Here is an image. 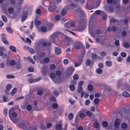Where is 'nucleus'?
Segmentation results:
<instances>
[{"instance_id":"nucleus-28","label":"nucleus","mask_w":130,"mask_h":130,"mask_svg":"<svg viewBox=\"0 0 130 130\" xmlns=\"http://www.w3.org/2000/svg\"><path fill=\"white\" fill-rule=\"evenodd\" d=\"M40 128L43 130H45L46 129L45 126V125L43 124L42 122L40 123Z\"/></svg>"},{"instance_id":"nucleus-1","label":"nucleus","mask_w":130,"mask_h":130,"mask_svg":"<svg viewBox=\"0 0 130 130\" xmlns=\"http://www.w3.org/2000/svg\"><path fill=\"white\" fill-rule=\"evenodd\" d=\"M78 7L77 5L73 3H72L70 5L67 6L65 7V9L67 10H72L74 11L75 13H79L81 15L83 14V11L80 8L78 9L77 11H75V10Z\"/></svg>"},{"instance_id":"nucleus-44","label":"nucleus","mask_w":130,"mask_h":130,"mask_svg":"<svg viewBox=\"0 0 130 130\" xmlns=\"http://www.w3.org/2000/svg\"><path fill=\"white\" fill-rule=\"evenodd\" d=\"M2 18L3 20L5 22H7V18L4 15H2Z\"/></svg>"},{"instance_id":"nucleus-33","label":"nucleus","mask_w":130,"mask_h":130,"mask_svg":"<svg viewBox=\"0 0 130 130\" xmlns=\"http://www.w3.org/2000/svg\"><path fill=\"white\" fill-rule=\"evenodd\" d=\"M91 60L88 59L86 61V64L87 66H89L91 65Z\"/></svg>"},{"instance_id":"nucleus-58","label":"nucleus","mask_w":130,"mask_h":130,"mask_svg":"<svg viewBox=\"0 0 130 130\" xmlns=\"http://www.w3.org/2000/svg\"><path fill=\"white\" fill-rule=\"evenodd\" d=\"M4 113L5 116H7L8 114L7 109L6 108H4Z\"/></svg>"},{"instance_id":"nucleus-31","label":"nucleus","mask_w":130,"mask_h":130,"mask_svg":"<svg viewBox=\"0 0 130 130\" xmlns=\"http://www.w3.org/2000/svg\"><path fill=\"white\" fill-rule=\"evenodd\" d=\"M92 57L93 59H95L99 58V56H97L95 54L93 53L92 54Z\"/></svg>"},{"instance_id":"nucleus-12","label":"nucleus","mask_w":130,"mask_h":130,"mask_svg":"<svg viewBox=\"0 0 130 130\" xmlns=\"http://www.w3.org/2000/svg\"><path fill=\"white\" fill-rule=\"evenodd\" d=\"M69 25L70 27L71 28H73L75 26V22H70L68 23H67L65 24V26L66 27L67 26Z\"/></svg>"},{"instance_id":"nucleus-24","label":"nucleus","mask_w":130,"mask_h":130,"mask_svg":"<svg viewBox=\"0 0 130 130\" xmlns=\"http://www.w3.org/2000/svg\"><path fill=\"white\" fill-rule=\"evenodd\" d=\"M123 96L125 97H128L130 96V94L127 92L125 91L123 93Z\"/></svg>"},{"instance_id":"nucleus-7","label":"nucleus","mask_w":130,"mask_h":130,"mask_svg":"<svg viewBox=\"0 0 130 130\" xmlns=\"http://www.w3.org/2000/svg\"><path fill=\"white\" fill-rule=\"evenodd\" d=\"M2 41L7 45L9 44V42L7 40V36L4 34H3L2 35Z\"/></svg>"},{"instance_id":"nucleus-27","label":"nucleus","mask_w":130,"mask_h":130,"mask_svg":"<svg viewBox=\"0 0 130 130\" xmlns=\"http://www.w3.org/2000/svg\"><path fill=\"white\" fill-rule=\"evenodd\" d=\"M103 11H101L100 10H97L95 11L93 14L92 15L91 17L92 18L93 17V15L95 14H96L97 15H100L101 12H103Z\"/></svg>"},{"instance_id":"nucleus-61","label":"nucleus","mask_w":130,"mask_h":130,"mask_svg":"<svg viewBox=\"0 0 130 130\" xmlns=\"http://www.w3.org/2000/svg\"><path fill=\"white\" fill-rule=\"evenodd\" d=\"M94 101L95 104H98L99 103L100 101L99 99L98 98L95 99L94 100Z\"/></svg>"},{"instance_id":"nucleus-10","label":"nucleus","mask_w":130,"mask_h":130,"mask_svg":"<svg viewBox=\"0 0 130 130\" xmlns=\"http://www.w3.org/2000/svg\"><path fill=\"white\" fill-rule=\"evenodd\" d=\"M77 116L79 117L82 119L85 116L84 113V111L83 110H81L78 113Z\"/></svg>"},{"instance_id":"nucleus-20","label":"nucleus","mask_w":130,"mask_h":130,"mask_svg":"<svg viewBox=\"0 0 130 130\" xmlns=\"http://www.w3.org/2000/svg\"><path fill=\"white\" fill-rule=\"evenodd\" d=\"M80 61L78 63H76L75 64L74 66L75 67H78L80 66L82 64V62L83 61V59H80Z\"/></svg>"},{"instance_id":"nucleus-43","label":"nucleus","mask_w":130,"mask_h":130,"mask_svg":"<svg viewBox=\"0 0 130 130\" xmlns=\"http://www.w3.org/2000/svg\"><path fill=\"white\" fill-rule=\"evenodd\" d=\"M100 55L102 57H103L106 56L107 53L106 52L103 51L100 53Z\"/></svg>"},{"instance_id":"nucleus-53","label":"nucleus","mask_w":130,"mask_h":130,"mask_svg":"<svg viewBox=\"0 0 130 130\" xmlns=\"http://www.w3.org/2000/svg\"><path fill=\"white\" fill-rule=\"evenodd\" d=\"M31 106L30 105H27L26 107V109L28 111H30L31 109Z\"/></svg>"},{"instance_id":"nucleus-55","label":"nucleus","mask_w":130,"mask_h":130,"mask_svg":"<svg viewBox=\"0 0 130 130\" xmlns=\"http://www.w3.org/2000/svg\"><path fill=\"white\" fill-rule=\"evenodd\" d=\"M86 114L89 117H91L92 115V113L90 111H88L86 112Z\"/></svg>"},{"instance_id":"nucleus-57","label":"nucleus","mask_w":130,"mask_h":130,"mask_svg":"<svg viewBox=\"0 0 130 130\" xmlns=\"http://www.w3.org/2000/svg\"><path fill=\"white\" fill-rule=\"evenodd\" d=\"M53 93L56 96H57L59 94V92L56 90H54L53 91Z\"/></svg>"},{"instance_id":"nucleus-62","label":"nucleus","mask_w":130,"mask_h":130,"mask_svg":"<svg viewBox=\"0 0 130 130\" xmlns=\"http://www.w3.org/2000/svg\"><path fill=\"white\" fill-rule=\"evenodd\" d=\"M28 60L30 61L33 64H35V62L34 61L33 59H32L30 57H28Z\"/></svg>"},{"instance_id":"nucleus-14","label":"nucleus","mask_w":130,"mask_h":130,"mask_svg":"<svg viewBox=\"0 0 130 130\" xmlns=\"http://www.w3.org/2000/svg\"><path fill=\"white\" fill-rule=\"evenodd\" d=\"M94 127L96 128H97V130H100V126L99 124L97 122H95L93 124Z\"/></svg>"},{"instance_id":"nucleus-52","label":"nucleus","mask_w":130,"mask_h":130,"mask_svg":"<svg viewBox=\"0 0 130 130\" xmlns=\"http://www.w3.org/2000/svg\"><path fill=\"white\" fill-rule=\"evenodd\" d=\"M108 123L107 121H104L102 123V125L104 127H106L108 125Z\"/></svg>"},{"instance_id":"nucleus-48","label":"nucleus","mask_w":130,"mask_h":130,"mask_svg":"<svg viewBox=\"0 0 130 130\" xmlns=\"http://www.w3.org/2000/svg\"><path fill=\"white\" fill-rule=\"evenodd\" d=\"M83 88L82 86H79L77 88V91L79 93H80L82 91Z\"/></svg>"},{"instance_id":"nucleus-41","label":"nucleus","mask_w":130,"mask_h":130,"mask_svg":"<svg viewBox=\"0 0 130 130\" xmlns=\"http://www.w3.org/2000/svg\"><path fill=\"white\" fill-rule=\"evenodd\" d=\"M43 60L44 63H47L49 62L50 58L48 57H46Z\"/></svg>"},{"instance_id":"nucleus-30","label":"nucleus","mask_w":130,"mask_h":130,"mask_svg":"<svg viewBox=\"0 0 130 130\" xmlns=\"http://www.w3.org/2000/svg\"><path fill=\"white\" fill-rule=\"evenodd\" d=\"M28 50L29 52L31 54H34L35 52L34 49L31 48H28Z\"/></svg>"},{"instance_id":"nucleus-22","label":"nucleus","mask_w":130,"mask_h":130,"mask_svg":"<svg viewBox=\"0 0 130 130\" xmlns=\"http://www.w3.org/2000/svg\"><path fill=\"white\" fill-rule=\"evenodd\" d=\"M50 76L52 80L55 82V73H51L50 75Z\"/></svg>"},{"instance_id":"nucleus-38","label":"nucleus","mask_w":130,"mask_h":130,"mask_svg":"<svg viewBox=\"0 0 130 130\" xmlns=\"http://www.w3.org/2000/svg\"><path fill=\"white\" fill-rule=\"evenodd\" d=\"M121 35L122 37H125L127 35V32L125 30H123L121 32Z\"/></svg>"},{"instance_id":"nucleus-64","label":"nucleus","mask_w":130,"mask_h":130,"mask_svg":"<svg viewBox=\"0 0 130 130\" xmlns=\"http://www.w3.org/2000/svg\"><path fill=\"white\" fill-rule=\"evenodd\" d=\"M6 30L10 34H12L13 33V31L12 30L9 28L7 27L6 28Z\"/></svg>"},{"instance_id":"nucleus-47","label":"nucleus","mask_w":130,"mask_h":130,"mask_svg":"<svg viewBox=\"0 0 130 130\" xmlns=\"http://www.w3.org/2000/svg\"><path fill=\"white\" fill-rule=\"evenodd\" d=\"M15 61L14 60H10V64L11 66H13L15 64Z\"/></svg>"},{"instance_id":"nucleus-5","label":"nucleus","mask_w":130,"mask_h":130,"mask_svg":"<svg viewBox=\"0 0 130 130\" xmlns=\"http://www.w3.org/2000/svg\"><path fill=\"white\" fill-rule=\"evenodd\" d=\"M121 123L122 121L120 119H116L114 123V127L116 128H118Z\"/></svg>"},{"instance_id":"nucleus-16","label":"nucleus","mask_w":130,"mask_h":130,"mask_svg":"<svg viewBox=\"0 0 130 130\" xmlns=\"http://www.w3.org/2000/svg\"><path fill=\"white\" fill-rule=\"evenodd\" d=\"M107 30L108 31H110L111 30L115 32L117 30V28L115 26H113L112 27H109L107 29Z\"/></svg>"},{"instance_id":"nucleus-19","label":"nucleus","mask_w":130,"mask_h":130,"mask_svg":"<svg viewBox=\"0 0 130 130\" xmlns=\"http://www.w3.org/2000/svg\"><path fill=\"white\" fill-rule=\"evenodd\" d=\"M55 53L58 55L60 54L61 53V49L60 48L58 47L55 48Z\"/></svg>"},{"instance_id":"nucleus-34","label":"nucleus","mask_w":130,"mask_h":130,"mask_svg":"<svg viewBox=\"0 0 130 130\" xmlns=\"http://www.w3.org/2000/svg\"><path fill=\"white\" fill-rule=\"evenodd\" d=\"M17 90V89L16 88H13L11 92V95H14V94L16 92Z\"/></svg>"},{"instance_id":"nucleus-3","label":"nucleus","mask_w":130,"mask_h":130,"mask_svg":"<svg viewBox=\"0 0 130 130\" xmlns=\"http://www.w3.org/2000/svg\"><path fill=\"white\" fill-rule=\"evenodd\" d=\"M50 38L54 44H56L57 43L56 40L59 39L58 34L56 32L50 36Z\"/></svg>"},{"instance_id":"nucleus-50","label":"nucleus","mask_w":130,"mask_h":130,"mask_svg":"<svg viewBox=\"0 0 130 130\" xmlns=\"http://www.w3.org/2000/svg\"><path fill=\"white\" fill-rule=\"evenodd\" d=\"M113 8L112 6H109V10L110 12H113Z\"/></svg>"},{"instance_id":"nucleus-51","label":"nucleus","mask_w":130,"mask_h":130,"mask_svg":"<svg viewBox=\"0 0 130 130\" xmlns=\"http://www.w3.org/2000/svg\"><path fill=\"white\" fill-rule=\"evenodd\" d=\"M107 2L108 4H112L115 3L116 1L115 0H107Z\"/></svg>"},{"instance_id":"nucleus-35","label":"nucleus","mask_w":130,"mask_h":130,"mask_svg":"<svg viewBox=\"0 0 130 130\" xmlns=\"http://www.w3.org/2000/svg\"><path fill=\"white\" fill-rule=\"evenodd\" d=\"M12 85L11 84H8L6 85V89L7 90H10L12 88Z\"/></svg>"},{"instance_id":"nucleus-36","label":"nucleus","mask_w":130,"mask_h":130,"mask_svg":"<svg viewBox=\"0 0 130 130\" xmlns=\"http://www.w3.org/2000/svg\"><path fill=\"white\" fill-rule=\"evenodd\" d=\"M69 118L70 120H72L74 117V115L73 113H69L68 115Z\"/></svg>"},{"instance_id":"nucleus-21","label":"nucleus","mask_w":130,"mask_h":130,"mask_svg":"<svg viewBox=\"0 0 130 130\" xmlns=\"http://www.w3.org/2000/svg\"><path fill=\"white\" fill-rule=\"evenodd\" d=\"M101 2V1L99 0L96 2V3H94L93 4V5L95 7L97 8L100 6Z\"/></svg>"},{"instance_id":"nucleus-4","label":"nucleus","mask_w":130,"mask_h":130,"mask_svg":"<svg viewBox=\"0 0 130 130\" xmlns=\"http://www.w3.org/2000/svg\"><path fill=\"white\" fill-rule=\"evenodd\" d=\"M75 69L73 67H71L67 69L66 76L67 77L70 76L73 72Z\"/></svg>"},{"instance_id":"nucleus-8","label":"nucleus","mask_w":130,"mask_h":130,"mask_svg":"<svg viewBox=\"0 0 130 130\" xmlns=\"http://www.w3.org/2000/svg\"><path fill=\"white\" fill-rule=\"evenodd\" d=\"M92 26H91V22L90 19L89 22V29L90 32V35L93 37H95L94 34L93 32Z\"/></svg>"},{"instance_id":"nucleus-25","label":"nucleus","mask_w":130,"mask_h":130,"mask_svg":"<svg viewBox=\"0 0 130 130\" xmlns=\"http://www.w3.org/2000/svg\"><path fill=\"white\" fill-rule=\"evenodd\" d=\"M9 49L12 52L16 53L17 52L16 51V48L13 46H10L9 47Z\"/></svg>"},{"instance_id":"nucleus-42","label":"nucleus","mask_w":130,"mask_h":130,"mask_svg":"<svg viewBox=\"0 0 130 130\" xmlns=\"http://www.w3.org/2000/svg\"><path fill=\"white\" fill-rule=\"evenodd\" d=\"M96 72L97 73L99 74H101L102 73L103 71L102 69L98 68L96 69Z\"/></svg>"},{"instance_id":"nucleus-26","label":"nucleus","mask_w":130,"mask_h":130,"mask_svg":"<svg viewBox=\"0 0 130 130\" xmlns=\"http://www.w3.org/2000/svg\"><path fill=\"white\" fill-rule=\"evenodd\" d=\"M106 64L107 66L110 67L112 66V62L110 61H108L106 62Z\"/></svg>"},{"instance_id":"nucleus-23","label":"nucleus","mask_w":130,"mask_h":130,"mask_svg":"<svg viewBox=\"0 0 130 130\" xmlns=\"http://www.w3.org/2000/svg\"><path fill=\"white\" fill-rule=\"evenodd\" d=\"M56 129L57 130H61L62 129V127L61 124H57L56 127Z\"/></svg>"},{"instance_id":"nucleus-29","label":"nucleus","mask_w":130,"mask_h":130,"mask_svg":"<svg viewBox=\"0 0 130 130\" xmlns=\"http://www.w3.org/2000/svg\"><path fill=\"white\" fill-rule=\"evenodd\" d=\"M69 88L70 90L72 91H74L75 89L74 86L73 84H71L69 86Z\"/></svg>"},{"instance_id":"nucleus-32","label":"nucleus","mask_w":130,"mask_h":130,"mask_svg":"<svg viewBox=\"0 0 130 130\" xmlns=\"http://www.w3.org/2000/svg\"><path fill=\"white\" fill-rule=\"evenodd\" d=\"M14 9L12 7L9 8L8 10V12L10 14H12L13 13Z\"/></svg>"},{"instance_id":"nucleus-49","label":"nucleus","mask_w":130,"mask_h":130,"mask_svg":"<svg viewBox=\"0 0 130 130\" xmlns=\"http://www.w3.org/2000/svg\"><path fill=\"white\" fill-rule=\"evenodd\" d=\"M66 9H64L62 10L61 13V15L64 16L65 15L67 12V11Z\"/></svg>"},{"instance_id":"nucleus-2","label":"nucleus","mask_w":130,"mask_h":130,"mask_svg":"<svg viewBox=\"0 0 130 130\" xmlns=\"http://www.w3.org/2000/svg\"><path fill=\"white\" fill-rule=\"evenodd\" d=\"M18 126L19 127L25 130H36L37 128L36 126H33L27 124V122H24L22 123L19 124Z\"/></svg>"},{"instance_id":"nucleus-45","label":"nucleus","mask_w":130,"mask_h":130,"mask_svg":"<svg viewBox=\"0 0 130 130\" xmlns=\"http://www.w3.org/2000/svg\"><path fill=\"white\" fill-rule=\"evenodd\" d=\"M79 78V76L77 74H76L73 76V79L76 80H77Z\"/></svg>"},{"instance_id":"nucleus-40","label":"nucleus","mask_w":130,"mask_h":130,"mask_svg":"<svg viewBox=\"0 0 130 130\" xmlns=\"http://www.w3.org/2000/svg\"><path fill=\"white\" fill-rule=\"evenodd\" d=\"M93 86L92 85H89L88 86V89L89 91H92L93 90Z\"/></svg>"},{"instance_id":"nucleus-15","label":"nucleus","mask_w":130,"mask_h":130,"mask_svg":"<svg viewBox=\"0 0 130 130\" xmlns=\"http://www.w3.org/2000/svg\"><path fill=\"white\" fill-rule=\"evenodd\" d=\"M84 28L83 26H79L77 27L75 30L78 32H82L84 30Z\"/></svg>"},{"instance_id":"nucleus-46","label":"nucleus","mask_w":130,"mask_h":130,"mask_svg":"<svg viewBox=\"0 0 130 130\" xmlns=\"http://www.w3.org/2000/svg\"><path fill=\"white\" fill-rule=\"evenodd\" d=\"M121 127L122 128L126 129L127 127V125L126 123H123L122 124Z\"/></svg>"},{"instance_id":"nucleus-56","label":"nucleus","mask_w":130,"mask_h":130,"mask_svg":"<svg viewBox=\"0 0 130 130\" xmlns=\"http://www.w3.org/2000/svg\"><path fill=\"white\" fill-rule=\"evenodd\" d=\"M124 46L126 48H128L129 47V44L128 43H124L123 44Z\"/></svg>"},{"instance_id":"nucleus-54","label":"nucleus","mask_w":130,"mask_h":130,"mask_svg":"<svg viewBox=\"0 0 130 130\" xmlns=\"http://www.w3.org/2000/svg\"><path fill=\"white\" fill-rule=\"evenodd\" d=\"M7 78H15V76L13 75H7L6 76Z\"/></svg>"},{"instance_id":"nucleus-59","label":"nucleus","mask_w":130,"mask_h":130,"mask_svg":"<svg viewBox=\"0 0 130 130\" xmlns=\"http://www.w3.org/2000/svg\"><path fill=\"white\" fill-rule=\"evenodd\" d=\"M28 70L29 72H32L34 71V68L32 67H29L28 68Z\"/></svg>"},{"instance_id":"nucleus-63","label":"nucleus","mask_w":130,"mask_h":130,"mask_svg":"<svg viewBox=\"0 0 130 130\" xmlns=\"http://www.w3.org/2000/svg\"><path fill=\"white\" fill-rule=\"evenodd\" d=\"M52 107L54 108H57L58 107V105L56 103H54L52 105Z\"/></svg>"},{"instance_id":"nucleus-17","label":"nucleus","mask_w":130,"mask_h":130,"mask_svg":"<svg viewBox=\"0 0 130 130\" xmlns=\"http://www.w3.org/2000/svg\"><path fill=\"white\" fill-rule=\"evenodd\" d=\"M83 46V44L80 42H78L75 46V47L76 49H78L80 48Z\"/></svg>"},{"instance_id":"nucleus-39","label":"nucleus","mask_w":130,"mask_h":130,"mask_svg":"<svg viewBox=\"0 0 130 130\" xmlns=\"http://www.w3.org/2000/svg\"><path fill=\"white\" fill-rule=\"evenodd\" d=\"M41 29L42 31L45 32L47 30V28L45 26H43L41 27Z\"/></svg>"},{"instance_id":"nucleus-60","label":"nucleus","mask_w":130,"mask_h":130,"mask_svg":"<svg viewBox=\"0 0 130 130\" xmlns=\"http://www.w3.org/2000/svg\"><path fill=\"white\" fill-rule=\"evenodd\" d=\"M27 17L26 15L23 16L21 19V21L23 22L26 19Z\"/></svg>"},{"instance_id":"nucleus-6","label":"nucleus","mask_w":130,"mask_h":130,"mask_svg":"<svg viewBox=\"0 0 130 130\" xmlns=\"http://www.w3.org/2000/svg\"><path fill=\"white\" fill-rule=\"evenodd\" d=\"M10 118L12 122L15 124H17V126L19 127V126H18L19 124L22 123L23 122H24V121H23L22 120L21 121L20 120V121H19L11 117H10Z\"/></svg>"},{"instance_id":"nucleus-13","label":"nucleus","mask_w":130,"mask_h":130,"mask_svg":"<svg viewBox=\"0 0 130 130\" xmlns=\"http://www.w3.org/2000/svg\"><path fill=\"white\" fill-rule=\"evenodd\" d=\"M41 79V77H39L37 79H34V80L32 79H30L28 80V82L30 83H32L33 82H36L39 81Z\"/></svg>"},{"instance_id":"nucleus-11","label":"nucleus","mask_w":130,"mask_h":130,"mask_svg":"<svg viewBox=\"0 0 130 130\" xmlns=\"http://www.w3.org/2000/svg\"><path fill=\"white\" fill-rule=\"evenodd\" d=\"M5 51V49L3 47H0V56H4V57L6 56V54L4 53L3 52Z\"/></svg>"},{"instance_id":"nucleus-9","label":"nucleus","mask_w":130,"mask_h":130,"mask_svg":"<svg viewBox=\"0 0 130 130\" xmlns=\"http://www.w3.org/2000/svg\"><path fill=\"white\" fill-rule=\"evenodd\" d=\"M14 109L13 108H11L9 111V114L10 115L11 114L12 116L14 118H16L17 116V114L16 112H12L13 111Z\"/></svg>"},{"instance_id":"nucleus-37","label":"nucleus","mask_w":130,"mask_h":130,"mask_svg":"<svg viewBox=\"0 0 130 130\" xmlns=\"http://www.w3.org/2000/svg\"><path fill=\"white\" fill-rule=\"evenodd\" d=\"M41 22L38 20H36L35 22V24L36 26H38L40 25Z\"/></svg>"},{"instance_id":"nucleus-18","label":"nucleus","mask_w":130,"mask_h":130,"mask_svg":"<svg viewBox=\"0 0 130 130\" xmlns=\"http://www.w3.org/2000/svg\"><path fill=\"white\" fill-rule=\"evenodd\" d=\"M57 8V7L56 6H52L48 8V10L50 12L53 11L55 10Z\"/></svg>"}]
</instances>
